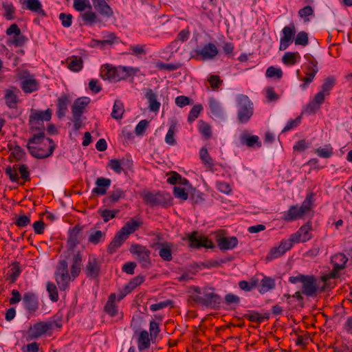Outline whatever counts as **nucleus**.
Masks as SVG:
<instances>
[{
	"label": "nucleus",
	"instance_id": "1",
	"mask_svg": "<svg viewBox=\"0 0 352 352\" xmlns=\"http://www.w3.org/2000/svg\"><path fill=\"white\" fill-rule=\"evenodd\" d=\"M54 141L45 136V127L41 126L39 132L34 133L29 139L27 148L30 155L37 159H43L51 156L55 149Z\"/></svg>",
	"mask_w": 352,
	"mask_h": 352
},
{
	"label": "nucleus",
	"instance_id": "2",
	"mask_svg": "<svg viewBox=\"0 0 352 352\" xmlns=\"http://www.w3.org/2000/svg\"><path fill=\"white\" fill-rule=\"evenodd\" d=\"M336 85V78L333 76L325 78L321 86V89L318 91L306 105L305 111L307 114H314L318 111L321 105L324 103L325 98L329 96L331 91Z\"/></svg>",
	"mask_w": 352,
	"mask_h": 352
},
{
	"label": "nucleus",
	"instance_id": "3",
	"mask_svg": "<svg viewBox=\"0 0 352 352\" xmlns=\"http://www.w3.org/2000/svg\"><path fill=\"white\" fill-rule=\"evenodd\" d=\"M140 195L143 199L145 205L153 208L160 206L162 208H168L173 205V199L169 192L165 191H146L140 192Z\"/></svg>",
	"mask_w": 352,
	"mask_h": 352
},
{
	"label": "nucleus",
	"instance_id": "4",
	"mask_svg": "<svg viewBox=\"0 0 352 352\" xmlns=\"http://www.w3.org/2000/svg\"><path fill=\"white\" fill-rule=\"evenodd\" d=\"M288 280L292 284L302 283L301 290L307 297H316L318 292H324L320 290L322 287H318V279L314 275L298 274L297 276H289Z\"/></svg>",
	"mask_w": 352,
	"mask_h": 352
},
{
	"label": "nucleus",
	"instance_id": "5",
	"mask_svg": "<svg viewBox=\"0 0 352 352\" xmlns=\"http://www.w3.org/2000/svg\"><path fill=\"white\" fill-rule=\"evenodd\" d=\"M349 261L348 257L342 252H337L331 256V264L332 265L331 271L320 277V280L324 283L320 290L325 291L328 287L327 280L330 278H336L340 276V272L346 267V263Z\"/></svg>",
	"mask_w": 352,
	"mask_h": 352
},
{
	"label": "nucleus",
	"instance_id": "6",
	"mask_svg": "<svg viewBox=\"0 0 352 352\" xmlns=\"http://www.w3.org/2000/svg\"><path fill=\"white\" fill-rule=\"evenodd\" d=\"M237 118L240 123L248 122L253 115V103L245 95H239L236 98Z\"/></svg>",
	"mask_w": 352,
	"mask_h": 352
},
{
	"label": "nucleus",
	"instance_id": "7",
	"mask_svg": "<svg viewBox=\"0 0 352 352\" xmlns=\"http://www.w3.org/2000/svg\"><path fill=\"white\" fill-rule=\"evenodd\" d=\"M5 173L11 182L19 183L21 185H24L25 182L31 180L30 173L26 164L8 166L6 168Z\"/></svg>",
	"mask_w": 352,
	"mask_h": 352
},
{
	"label": "nucleus",
	"instance_id": "8",
	"mask_svg": "<svg viewBox=\"0 0 352 352\" xmlns=\"http://www.w3.org/2000/svg\"><path fill=\"white\" fill-rule=\"evenodd\" d=\"M90 99L88 97H80L77 98L72 107V119L74 129L78 130L82 126L81 117Z\"/></svg>",
	"mask_w": 352,
	"mask_h": 352
},
{
	"label": "nucleus",
	"instance_id": "9",
	"mask_svg": "<svg viewBox=\"0 0 352 352\" xmlns=\"http://www.w3.org/2000/svg\"><path fill=\"white\" fill-rule=\"evenodd\" d=\"M56 281L60 290H65L69 287V282L72 280L71 274L68 272V264L65 260L59 261L55 272Z\"/></svg>",
	"mask_w": 352,
	"mask_h": 352
},
{
	"label": "nucleus",
	"instance_id": "10",
	"mask_svg": "<svg viewBox=\"0 0 352 352\" xmlns=\"http://www.w3.org/2000/svg\"><path fill=\"white\" fill-rule=\"evenodd\" d=\"M52 118V110L47 109L45 111H32L30 115V124L32 125V130L38 131L43 126V121H50Z\"/></svg>",
	"mask_w": 352,
	"mask_h": 352
},
{
	"label": "nucleus",
	"instance_id": "11",
	"mask_svg": "<svg viewBox=\"0 0 352 352\" xmlns=\"http://www.w3.org/2000/svg\"><path fill=\"white\" fill-rule=\"evenodd\" d=\"M188 240L189 241V247L192 248L199 249L201 248H214L212 241L204 235L199 236L197 231H193L191 232L188 236Z\"/></svg>",
	"mask_w": 352,
	"mask_h": 352
},
{
	"label": "nucleus",
	"instance_id": "12",
	"mask_svg": "<svg viewBox=\"0 0 352 352\" xmlns=\"http://www.w3.org/2000/svg\"><path fill=\"white\" fill-rule=\"evenodd\" d=\"M29 76L30 73L28 71H23L19 74V78L22 80L21 88L25 94L32 93L39 88L38 80Z\"/></svg>",
	"mask_w": 352,
	"mask_h": 352
},
{
	"label": "nucleus",
	"instance_id": "13",
	"mask_svg": "<svg viewBox=\"0 0 352 352\" xmlns=\"http://www.w3.org/2000/svg\"><path fill=\"white\" fill-rule=\"evenodd\" d=\"M130 252L137 255L139 262L144 267L147 268L151 265V251L145 246L138 244L133 245L130 248Z\"/></svg>",
	"mask_w": 352,
	"mask_h": 352
},
{
	"label": "nucleus",
	"instance_id": "14",
	"mask_svg": "<svg viewBox=\"0 0 352 352\" xmlns=\"http://www.w3.org/2000/svg\"><path fill=\"white\" fill-rule=\"evenodd\" d=\"M283 36L280 39L279 50H285L293 42L296 34V26L294 23H290L282 30Z\"/></svg>",
	"mask_w": 352,
	"mask_h": 352
},
{
	"label": "nucleus",
	"instance_id": "15",
	"mask_svg": "<svg viewBox=\"0 0 352 352\" xmlns=\"http://www.w3.org/2000/svg\"><path fill=\"white\" fill-rule=\"evenodd\" d=\"M312 225L310 221L305 225H302L299 230L292 234V240L294 241L296 243L302 242L305 243L312 238Z\"/></svg>",
	"mask_w": 352,
	"mask_h": 352
},
{
	"label": "nucleus",
	"instance_id": "16",
	"mask_svg": "<svg viewBox=\"0 0 352 352\" xmlns=\"http://www.w3.org/2000/svg\"><path fill=\"white\" fill-rule=\"evenodd\" d=\"M214 288H203L204 307L214 308L221 302V296L214 293Z\"/></svg>",
	"mask_w": 352,
	"mask_h": 352
},
{
	"label": "nucleus",
	"instance_id": "17",
	"mask_svg": "<svg viewBox=\"0 0 352 352\" xmlns=\"http://www.w3.org/2000/svg\"><path fill=\"white\" fill-rule=\"evenodd\" d=\"M196 58L199 60L213 59L218 54V50L216 45L212 43H208L201 50L195 51Z\"/></svg>",
	"mask_w": 352,
	"mask_h": 352
},
{
	"label": "nucleus",
	"instance_id": "18",
	"mask_svg": "<svg viewBox=\"0 0 352 352\" xmlns=\"http://www.w3.org/2000/svg\"><path fill=\"white\" fill-rule=\"evenodd\" d=\"M53 328L52 322H38L34 324L29 331L31 339H36Z\"/></svg>",
	"mask_w": 352,
	"mask_h": 352
},
{
	"label": "nucleus",
	"instance_id": "19",
	"mask_svg": "<svg viewBox=\"0 0 352 352\" xmlns=\"http://www.w3.org/2000/svg\"><path fill=\"white\" fill-rule=\"evenodd\" d=\"M100 263L94 256H89L85 272L87 277L97 278L100 272Z\"/></svg>",
	"mask_w": 352,
	"mask_h": 352
},
{
	"label": "nucleus",
	"instance_id": "20",
	"mask_svg": "<svg viewBox=\"0 0 352 352\" xmlns=\"http://www.w3.org/2000/svg\"><path fill=\"white\" fill-rule=\"evenodd\" d=\"M126 191L120 188H113L109 192V195L103 199L104 204L107 207H111L122 199H125Z\"/></svg>",
	"mask_w": 352,
	"mask_h": 352
},
{
	"label": "nucleus",
	"instance_id": "21",
	"mask_svg": "<svg viewBox=\"0 0 352 352\" xmlns=\"http://www.w3.org/2000/svg\"><path fill=\"white\" fill-rule=\"evenodd\" d=\"M18 93L19 90L15 87H11L5 90L4 100L7 107L10 109H16L19 102Z\"/></svg>",
	"mask_w": 352,
	"mask_h": 352
},
{
	"label": "nucleus",
	"instance_id": "22",
	"mask_svg": "<svg viewBox=\"0 0 352 352\" xmlns=\"http://www.w3.org/2000/svg\"><path fill=\"white\" fill-rule=\"evenodd\" d=\"M82 230V228L78 224L69 229L67 241V245L69 250H74L80 243Z\"/></svg>",
	"mask_w": 352,
	"mask_h": 352
},
{
	"label": "nucleus",
	"instance_id": "23",
	"mask_svg": "<svg viewBox=\"0 0 352 352\" xmlns=\"http://www.w3.org/2000/svg\"><path fill=\"white\" fill-rule=\"evenodd\" d=\"M7 146L8 150L11 151V153L9 156L10 162H12L13 160L19 162L25 155V150L22 148L19 145H18L16 142H8Z\"/></svg>",
	"mask_w": 352,
	"mask_h": 352
},
{
	"label": "nucleus",
	"instance_id": "24",
	"mask_svg": "<svg viewBox=\"0 0 352 352\" xmlns=\"http://www.w3.org/2000/svg\"><path fill=\"white\" fill-rule=\"evenodd\" d=\"M24 307L30 313L36 311L38 308V300L32 292H26L23 296Z\"/></svg>",
	"mask_w": 352,
	"mask_h": 352
},
{
	"label": "nucleus",
	"instance_id": "25",
	"mask_svg": "<svg viewBox=\"0 0 352 352\" xmlns=\"http://www.w3.org/2000/svg\"><path fill=\"white\" fill-rule=\"evenodd\" d=\"M142 224V221L131 218L125 223L124 226L118 232L127 239L131 234L138 230Z\"/></svg>",
	"mask_w": 352,
	"mask_h": 352
},
{
	"label": "nucleus",
	"instance_id": "26",
	"mask_svg": "<svg viewBox=\"0 0 352 352\" xmlns=\"http://www.w3.org/2000/svg\"><path fill=\"white\" fill-rule=\"evenodd\" d=\"M96 187L92 190V194L96 195H104L111 186V181L109 178L98 177L95 182Z\"/></svg>",
	"mask_w": 352,
	"mask_h": 352
},
{
	"label": "nucleus",
	"instance_id": "27",
	"mask_svg": "<svg viewBox=\"0 0 352 352\" xmlns=\"http://www.w3.org/2000/svg\"><path fill=\"white\" fill-rule=\"evenodd\" d=\"M94 8L98 12L108 18L111 17L113 14L112 8L108 5L106 0H91Z\"/></svg>",
	"mask_w": 352,
	"mask_h": 352
},
{
	"label": "nucleus",
	"instance_id": "28",
	"mask_svg": "<svg viewBox=\"0 0 352 352\" xmlns=\"http://www.w3.org/2000/svg\"><path fill=\"white\" fill-rule=\"evenodd\" d=\"M304 214L297 205L291 206L289 210L283 214L282 219L287 222L293 221L302 218Z\"/></svg>",
	"mask_w": 352,
	"mask_h": 352
},
{
	"label": "nucleus",
	"instance_id": "29",
	"mask_svg": "<svg viewBox=\"0 0 352 352\" xmlns=\"http://www.w3.org/2000/svg\"><path fill=\"white\" fill-rule=\"evenodd\" d=\"M116 294L111 293L108 297V300L104 306V311L111 317H115L118 314V307L116 303Z\"/></svg>",
	"mask_w": 352,
	"mask_h": 352
},
{
	"label": "nucleus",
	"instance_id": "30",
	"mask_svg": "<svg viewBox=\"0 0 352 352\" xmlns=\"http://www.w3.org/2000/svg\"><path fill=\"white\" fill-rule=\"evenodd\" d=\"M82 261V256L81 253L78 251L74 254L72 258V263L70 267V274L74 280L80 273L81 266Z\"/></svg>",
	"mask_w": 352,
	"mask_h": 352
},
{
	"label": "nucleus",
	"instance_id": "31",
	"mask_svg": "<svg viewBox=\"0 0 352 352\" xmlns=\"http://www.w3.org/2000/svg\"><path fill=\"white\" fill-rule=\"evenodd\" d=\"M70 102L69 96L67 94H63L57 100L56 103V116L61 119L65 116L67 111V105Z\"/></svg>",
	"mask_w": 352,
	"mask_h": 352
},
{
	"label": "nucleus",
	"instance_id": "32",
	"mask_svg": "<svg viewBox=\"0 0 352 352\" xmlns=\"http://www.w3.org/2000/svg\"><path fill=\"white\" fill-rule=\"evenodd\" d=\"M217 242L221 250H232L237 245L238 239L236 236H222L217 238Z\"/></svg>",
	"mask_w": 352,
	"mask_h": 352
},
{
	"label": "nucleus",
	"instance_id": "33",
	"mask_svg": "<svg viewBox=\"0 0 352 352\" xmlns=\"http://www.w3.org/2000/svg\"><path fill=\"white\" fill-rule=\"evenodd\" d=\"M23 8L39 14L41 16H46L45 10L42 8V4L39 0H24Z\"/></svg>",
	"mask_w": 352,
	"mask_h": 352
},
{
	"label": "nucleus",
	"instance_id": "34",
	"mask_svg": "<svg viewBox=\"0 0 352 352\" xmlns=\"http://www.w3.org/2000/svg\"><path fill=\"white\" fill-rule=\"evenodd\" d=\"M145 98L148 102V107L151 111L157 112L160 110V102L157 100V94L151 89H146Z\"/></svg>",
	"mask_w": 352,
	"mask_h": 352
},
{
	"label": "nucleus",
	"instance_id": "35",
	"mask_svg": "<svg viewBox=\"0 0 352 352\" xmlns=\"http://www.w3.org/2000/svg\"><path fill=\"white\" fill-rule=\"evenodd\" d=\"M117 67L104 65L101 67L100 76L104 80L116 82Z\"/></svg>",
	"mask_w": 352,
	"mask_h": 352
},
{
	"label": "nucleus",
	"instance_id": "36",
	"mask_svg": "<svg viewBox=\"0 0 352 352\" xmlns=\"http://www.w3.org/2000/svg\"><path fill=\"white\" fill-rule=\"evenodd\" d=\"M67 68L74 72H80L83 67V60L82 57L78 56H72L66 59Z\"/></svg>",
	"mask_w": 352,
	"mask_h": 352
},
{
	"label": "nucleus",
	"instance_id": "37",
	"mask_svg": "<svg viewBox=\"0 0 352 352\" xmlns=\"http://www.w3.org/2000/svg\"><path fill=\"white\" fill-rule=\"evenodd\" d=\"M161 247L159 250L160 256L166 261H170L173 259L172 248L173 244L169 242L159 243Z\"/></svg>",
	"mask_w": 352,
	"mask_h": 352
},
{
	"label": "nucleus",
	"instance_id": "38",
	"mask_svg": "<svg viewBox=\"0 0 352 352\" xmlns=\"http://www.w3.org/2000/svg\"><path fill=\"white\" fill-rule=\"evenodd\" d=\"M22 272L20 263L14 261L11 264V268L7 274V279L10 284L14 283Z\"/></svg>",
	"mask_w": 352,
	"mask_h": 352
},
{
	"label": "nucleus",
	"instance_id": "39",
	"mask_svg": "<svg viewBox=\"0 0 352 352\" xmlns=\"http://www.w3.org/2000/svg\"><path fill=\"white\" fill-rule=\"evenodd\" d=\"M243 318L250 322H256L259 324L264 320H268L270 318V314L266 312L263 315H261L256 311H249L247 314L243 315Z\"/></svg>",
	"mask_w": 352,
	"mask_h": 352
},
{
	"label": "nucleus",
	"instance_id": "40",
	"mask_svg": "<svg viewBox=\"0 0 352 352\" xmlns=\"http://www.w3.org/2000/svg\"><path fill=\"white\" fill-rule=\"evenodd\" d=\"M199 157L204 167L212 171L214 170V160L210 157L206 148L203 147L199 151Z\"/></svg>",
	"mask_w": 352,
	"mask_h": 352
},
{
	"label": "nucleus",
	"instance_id": "41",
	"mask_svg": "<svg viewBox=\"0 0 352 352\" xmlns=\"http://www.w3.org/2000/svg\"><path fill=\"white\" fill-rule=\"evenodd\" d=\"M125 240H126V238L122 236L119 232H118L112 241L109 243L107 248V252L109 254H113L116 252L118 248L122 245Z\"/></svg>",
	"mask_w": 352,
	"mask_h": 352
},
{
	"label": "nucleus",
	"instance_id": "42",
	"mask_svg": "<svg viewBox=\"0 0 352 352\" xmlns=\"http://www.w3.org/2000/svg\"><path fill=\"white\" fill-rule=\"evenodd\" d=\"M300 60V56L298 52H287L282 57V63L287 65H294Z\"/></svg>",
	"mask_w": 352,
	"mask_h": 352
},
{
	"label": "nucleus",
	"instance_id": "43",
	"mask_svg": "<svg viewBox=\"0 0 352 352\" xmlns=\"http://www.w3.org/2000/svg\"><path fill=\"white\" fill-rule=\"evenodd\" d=\"M151 342L148 331L146 330L142 331L138 339V346L140 351L150 347Z\"/></svg>",
	"mask_w": 352,
	"mask_h": 352
},
{
	"label": "nucleus",
	"instance_id": "44",
	"mask_svg": "<svg viewBox=\"0 0 352 352\" xmlns=\"http://www.w3.org/2000/svg\"><path fill=\"white\" fill-rule=\"evenodd\" d=\"M276 283L275 279L270 277L264 276L263 278L261 280V287L259 289V292L261 294H265L268 291L274 289L275 287Z\"/></svg>",
	"mask_w": 352,
	"mask_h": 352
},
{
	"label": "nucleus",
	"instance_id": "45",
	"mask_svg": "<svg viewBox=\"0 0 352 352\" xmlns=\"http://www.w3.org/2000/svg\"><path fill=\"white\" fill-rule=\"evenodd\" d=\"M177 121L175 119L171 121L168 132L165 136V142L170 145L174 146L176 144V140L174 138L175 133L177 131Z\"/></svg>",
	"mask_w": 352,
	"mask_h": 352
},
{
	"label": "nucleus",
	"instance_id": "46",
	"mask_svg": "<svg viewBox=\"0 0 352 352\" xmlns=\"http://www.w3.org/2000/svg\"><path fill=\"white\" fill-rule=\"evenodd\" d=\"M241 142L248 147H253L255 144L258 148L261 146V142L257 135L248 136L246 134H243L241 136Z\"/></svg>",
	"mask_w": 352,
	"mask_h": 352
},
{
	"label": "nucleus",
	"instance_id": "47",
	"mask_svg": "<svg viewBox=\"0 0 352 352\" xmlns=\"http://www.w3.org/2000/svg\"><path fill=\"white\" fill-rule=\"evenodd\" d=\"M304 57L308 63L305 67V72H314V74H317L318 72V67L316 59L311 54H306Z\"/></svg>",
	"mask_w": 352,
	"mask_h": 352
},
{
	"label": "nucleus",
	"instance_id": "48",
	"mask_svg": "<svg viewBox=\"0 0 352 352\" xmlns=\"http://www.w3.org/2000/svg\"><path fill=\"white\" fill-rule=\"evenodd\" d=\"M208 105L210 112L215 117H221L222 116V109L220 103L214 98H210L208 100Z\"/></svg>",
	"mask_w": 352,
	"mask_h": 352
},
{
	"label": "nucleus",
	"instance_id": "49",
	"mask_svg": "<svg viewBox=\"0 0 352 352\" xmlns=\"http://www.w3.org/2000/svg\"><path fill=\"white\" fill-rule=\"evenodd\" d=\"M124 112V109L123 103L121 101L116 100L113 104L111 117L116 120L121 119Z\"/></svg>",
	"mask_w": 352,
	"mask_h": 352
},
{
	"label": "nucleus",
	"instance_id": "50",
	"mask_svg": "<svg viewBox=\"0 0 352 352\" xmlns=\"http://www.w3.org/2000/svg\"><path fill=\"white\" fill-rule=\"evenodd\" d=\"M119 212V210L99 209L98 210L99 214L105 223L115 218Z\"/></svg>",
	"mask_w": 352,
	"mask_h": 352
},
{
	"label": "nucleus",
	"instance_id": "51",
	"mask_svg": "<svg viewBox=\"0 0 352 352\" xmlns=\"http://www.w3.org/2000/svg\"><path fill=\"white\" fill-rule=\"evenodd\" d=\"M105 233L102 232L101 230H96L92 232L88 239V241L90 243L94 245H96L99 243L100 241L104 240Z\"/></svg>",
	"mask_w": 352,
	"mask_h": 352
},
{
	"label": "nucleus",
	"instance_id": "52",
	"mask_svg": "<svg viewBox=\"0 0 352 352\" xmlns=\"http://www.w3.org/2000/svg\"><path fill=\"white\" fill-rule=\"evenodd\" d=\"M283 71L280 68L274 66L269 67L265 72V76L269 78H275L279 80L283 77Z\"/></svg>",
	"mask_w": 352,
	"mask_h": 352
},
{
	"label": "nucleus",
	"instance_id": "53",
	"mask_svg": "<svg viewBox=\"0 0 352 352\" xmlns=\"http://www.w3.org/2000/svg\"><path fill=\"white\" fill-rule=\"evenodd\" d=\"M81 17L85 24H89L90 25L96 23L98 20L96 14L91 10L88 12L82 13L81 14Z\"/></svg>",
	"mask_w": 352,
	"mask_h": 352
},
{
	"label": "nucleus",
	"instance_id": "54",
	"mask_svg": "<svg viewBox=\"0 0 352 352\" xmlns=\"http://www.w3.org/2000/svg\"><path fill=\"white\" fill-rule=\"evenodd\" d=\"M155 65L159 70H166L169 72L175 71L180 67L179 64L165 63L160 60L155 61Z\"/></svg>",
	"mask_w": 352,
	"mask_h": 352
},
{
	"label": "nucleus",
	"instance_id": "55",
	"mask_svg": "<svg viewBox=\"0 0 352 352\" xmlns=\"http://www.w3.org/2000/svg\"><path fill=\"white\" fill-rule=\"evenodd\" d=\"M314 201V196L312 194H309L306 196L305 199L302 203L300 209L301 212L305 214L307 212L311 210Z\"/></svg>",
	"mask_w": 352,
	"mask_h": 352
},
{
	"label": "nucleus",
	"instance_id": "56",
	"mask_svg": "<svg viewBox=\"0 0 352 352\" xmlns=\"http://www.w3.org/2000/svg\"><path fill=\"white\" fill-rule=\"evenodd\" d=\"M144 281V277L143 276H137L131 279L130 281L124 286L131 293L135 288L140 285Z\"/></svg>",
	"mask_w": 352,
	"mask_h": 352
},
{
	"label": "nucleus",
	"instance_id": "57",
	"mask_svg": "<svg viewBox=\"0 0 352 352\" xmlns=\"http://www.w3.org/2000/svg\"><path fill=\"white\" fill-rule=\"evenodd\" d=\"M284 254V252L280 249V245L278 247H273L270 249L269 253L265 257L266 262L271 261L273 259L279 258Z\"/></svg>",
	"mask_w": 352,
	"mask_h": 352
},
{
	"label": "nucleus",
	"instance_id": "58",
	"mask_svg": "<svg viewBox=\"0 0 352 352\" xmlns=\"http://www.w3.org/2000/svg\"><path fill=\"white\" fill-rule=\"evenodd\" d=\"M26 40L25 36L20 32L16 34H14L13 38L10 39L8 43L9 45H13L15 47H21L25 44Z\"/></svg>",
	"mask_w": 352,
	"mask_h": 352
},
{
	"label": "nucleus",
	"instance_id": "59",
	"mask_svg": "<svg viewBox=\"0 0 352 352\" xmlns=\"http://www.w3.org/2000/svg\"><path fill=\"white\" fill-rule=\"evenodd\" d=\"M294 43L296 45L306 46L309 43L308 34L305 31L299 32L294 38Z\"/></svg>",
	"mask_w": 352,
	"mask_h": 352
},
{
	"label": "nucleus",
	"instance_id": "60",
	"mask_svg": "<svg viewBox=\"0 0 352 352\" xmlns=\"http://www.w3.org/2000/svg\"><path fill=\"white\" fill-rule=\"evenodd\" d=\"M47 291L49 293V297L53 302H57L59 299L58 289L54 283L49 282L47 284Z\"/></svg>",
	"mask_w": 352,
	"mask_h": 352
},
{
	"label": "nucleus",
	"instance_id": "61",
	"mask_svg": "<svg viewBox=\"0 0 352 352\" xmlns=\"http://www.w3.org/2000/svg\"><path fill=\"white\" fill-rule=\"evenodd\" d=\"M30 223V218L24 214L16 215L14 224L19 228L26 227Z\"/></svg>",
	"mask_w": 352,
	"mask_h": 352
},
{
	"label": "nucleus",
	"instance_id": "62",
	"mask_svg": "<svg viewBox=\"0 0 352 352\" xmlns=\"http://www.w3.org/2000/svg\"><path fill=\"white\" fill-rule=\"evenodd\" d=\"M203 110L201 104H196L192 107L188 116V120L190 122L195 121L199 116L200 112Z\"/></svg>",
	"mask_w": 352,
	"mask_h": 352
},
{
	"label": "nucleus",
	"instance_id": "63",
	"mask_svg": "<svg viewBox=\"0 0 352 352\" xmlns=\"http://www.w3.org/2000/svg\"><path fill=\"white\" fill-rule=\"evenodd\" d=\"M173 195L177 199H180L182 201H186L188 198V193L184 188L180 186H175L173 188Z\"/></svg>",
	"mask_w": 352,
	"mask_h": 352
},
{
	"label": "nucleus",
	"instance_id": "64",
	"mask_svg": "<svg viewBox=\"0 0 352 352\" xmlns=\"http://www.w3.org/2000/svg\"><path fill=\"white\" fill-rule=\"evenodd\" d=\"M208 81L213 90L219 89L223 83V80H221L220 76L217 75H210Z\"/></svg>",
	"mask_w": 352,
	"mask_h": 352
}]
</instances>
